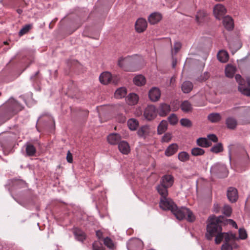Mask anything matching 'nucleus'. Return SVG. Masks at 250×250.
I'll use <instances>...</instances> for the list:
<instances>
[{"label": "nucleus", "mask_w": 250, "mask_h": 250, "mask_svg": "<svg viewBox=\"0 0 250 250\" xmlns=\"http://www.w3.org/2000/svg\"><path fill=\"white\" fill-rule=\"evenodd\" d=\"M156 116V109L155 106L148 105L145 109L144 116L147 120L151 121L154 119Z\"/></svg>", "instance_id": "8"}, {"label": "nucleus", "mask_w": 250, "mask_h": 250, "mask_svg": "<svg viewBox=\"0 0 250 250\" xmlns=\"http://www.w3.org/2000/svg\"><path fill=\"white\" fill-rule=\"evenodd\" d=\"M224 233V239L226 243H229V242L231 240H238V238L236 237V234L232 233Z\"/></svg>", "instance_id": "40"}, {"label": "nucleus", "mask_w": 250, "mask_h": 250, "mask_svg": "<svg viewBox=\"0 0 250 250\" xmlns=\"http://www.w3.org/2000/svg\"><path fill=\"white\" fill-rule=\"evenodd\" d=\"M193 85L192 83L188 81L184 82L181 85V89L184 93H189L193 89Z\"/></svg>", "instance_id": "24"}, {"label": "nucleus", "mask_w": 250, "mask_h": 250, "mask_svg": "<svg viewBox=\"0 0 250 250\" xmlns=\"http://www.w3.org/2000/svg\"><path fill=\"white\" fill-rule=\"evenodd\" d=\"M99 80L102 83L107 84L111 81V75L108 72H103L100 75Z\"/></svg>", "instance_id": "20"}, {"label": "nucleus", "mask_w": 250, "mask_h": 250, "mask_svg": "<svg viewBox=\"0 0 250 250\" xmlns=\"http://www.w3.org/2000/svg\"><path fill=\"white\" fill-rule=\"evenodd\" d=\"M168 124L167 121L162 120L157 127V133L159 135L162 134L167 129Z\"/></svg>", "instance_id": "26"}, {"label": "nucleus", "mask_w": 250, "mask_h": 250, "mask_svg": "<svg viewBox=\"0 0 250 250\" xmlns=\"http://www.w3.org/2000/svg\"><path fill=\"white\" fill-rule=\"evenodd\" d=\"M172 138V134L169 132L165 133L161 139V142L163 143H168Z\"/></svg>", "instance_id": "49"}, {"label": "nucleus", "mask_w": 250, "mask_h": 250, "mask_svg": "<svg viewBox=\"0 0 250 250\" xmlns=\"http://www.w3.org/2000/svg\"><path fill=\"white\" fill-rule=\"evenodd\" d=\"M181 108L184 112H190L192 110L191 104L188 101H184L181 105Z\"/></svg>", "instance_id": "32"}, {"label": "nucleus", "mask_w": 250, "mask_h": 250, "mask_svg": "<svg viewBox=\"0 0 250 250\" xmlns=\"http://www.w3.org/2000/svg\"><path fill=\"white\" fill-rule=\"evenodd\" d=\"M178 146L175 143L170 145L165 151V154L167 157L174 155L178 151Z\"/></svg>", "instance_id": "17"}, {"label": "nucleus", "mask_w": 250, "mask_h": 250, "mask_svg": "<svg viewBox=\"0 0 250 250\" xmlns=\"http://www.w3.org/2000/svg\"><path fill=\"white\" fill-rule=\"evenodd\" d=\"M167 188L165 187L162 185L159 184L157 187L156 189L159 193V194L161 195L160 199H163L165 197H167L168 196V191Z\"/></svg>", "instance_id": "23"}, {"label": "nucleus", "mask_w": 250, "mask_h": 250, "mask_svg": "<svg viewBox=\"0 0 250 250\" xmlns=\"http://www.w3.org/2000/svg\"><path fill=\"white\" fill-rule=\"evenodd\" d=\"M225 222L226 223H226L229 224L230 225H232L233 227H234L236 229L237 228V225L236 222L232 219H227L225 218Z\"/></svg>", "instance_id": "52"}, {"label": "nucleus", "mask_w": 250, "mask_h": 250, "mask_svg": "<svg viewBox=\"0 0 250 250\" xmlns=\"http://www.w3.org/2000/svg\"><path fill=\"white\" fill-rule=\"evenodd\" d=\"M126 93V89L125 87H120L116 90L114 95L116 98L121 99L125 97Z\"/></svg>", "instance_id": "34"}, {"label": "nucleus", "mask_w": 250, "mask_h": 250, "mask_svg": "<svg viewBox=\"0 0 250 250\" xmlns=\"http://www.w3.org/2000/svg\"><path fill=\"white\" fill-rule=\"evenodd\" d=\"M239 238L240 239H245L247 237V234L245 229H240L239 230Z\"/></svg>", "instance_id": "51"}, {"label": "nucleus", "mask_w": 250, "mask_h": 250, "mask_svg": "<svg viewBox=\"0 0 250 250\" xmlns=\"http://www.w3.org/2000/svg\"><path fill=\"white\" fill-rule=\"evenodd\" d=\"M208 119L211 123H217L221 120L222 117L218 113H212L208 115Z\"/></svg>", "instance_id": "31"}, {"label": "nucleus", "mask_w": 250, "mask_h": 250, "mask_svg": "<svg viewBox=\"0 0 250 250\" xmlns=\"http://www.w3.org/2000/svg\"><path fill=\"white\" fill-rule=\"evenodd\" d=\"M25 146L27 155L29 156H34L36 152L35 146L30 143H26Z\"/></svg>", "instance_id": "33"}, {"label": "nucleus", "mask_w": 250, "mask_h": 250, "mask_svg": "<svg viewBox=\"0 0 250 250\" xmlns=\"http://www.w3.org/2000/svg\"><path fill=\"white\" fill-rule=\"evenodd\" d=\"M205 153V150L200 147H193L191 149V154L193 156H200L203 155Z\"/></svg>", "instance_id": "37"}, {"label": "nucleus", "mask_w": 250, "mask_h": 250, "mask_svg": "<svg viewBox=\"0 0 250 250\" xmlns=\"http://www.w3.org/2000/svg\"><path fill=\"white\" fill-rule=\"evenodd\" d=\"M39 73V71H37V72L36 73V74H35V76H36L38 75Z\"/></svg>", "instance_id": "62"}, {"label": "nucleus", "mask_w": 250, "mask_h": 250, "mask_svg": "<svg viewBox=\"0 0 250 250\" xmlns=\"http://www.w3.org/2000/svg\"><path fill=\"white\" fill-rule=\"evenodd\" d=\"M170 110V105L166 103H161L159 105L157 111L160 116L165 117L169 113Z\"/></svg>", "instance_id": "12"}, {"label": "nucleus", "mask_w": 250, "mask_h": 250, "mask_svg": "<svg viewBox=\"0 0 250 250\" xmlns=\"http://www.w3.org/2000/svg\"><path fill=\"white\" fill-rule=\"evenodd\" d=\"M226 13V9L224 5L221 4H216L213 8V13L215 18L220 20Z\"/></svg>", "instance_id": "9"}, {"label": "nucleus", "mask_w": 250, "mask_h": 250, "mask_svg": "<svg viewBox=\"0 0 250 250\" xmlns=\"http://www.w3.org/2000/svg\"><path fill=\"white\" fill-rule=\"evenodd\" d=\"M225 217L220 215L218 217L214 215L209 216L207 221V232L205 236L208 240H211L217 233L222 230V225L225 224Z\"/></svg>", "instance_id": "1"}, {"label": "nucleus", "mask_w": 250, "mask_h": 250, "mask_svg": "<svg viewBox=\"0 0 250 250\" xmlns=\"http://www.w3.org/2000/svg\"><path fill=\"white\" fill-rule=\"evenodd\" d=\"M162 19V15L159 13L154 12L151 14L148 17V21L151 24H155L159 22Z\"/></svg>", "instance_id": "22"}, {"label": "nucleus", "mask_w": 250, "mask_h": 250, "mask_svg": "<svg viewBox=\"0 0 250 250\" xmlns=\"http://www.w3.org/2000/svg\"><path fill=\"white\" fill-rule=\"evenodd\" d=\"M236 68L231 64H228L225 68V73L227 77L232 78L235 73Z\"/></svg>", "instance_id": "30"}, {"label": "nucleus", "mask_w": 250, "mask_h": 250, "mask_svg": "<svg viewBox=\"0 0 250 250\" xmlns=\"http://www.w3.org/2000/svg\"><path fill=\"white\" fill-rule=\"evenodd\" d=\"M232 212V209L229 205H225L223 208V213L227 216H230Z\"/></svg>", "instance_id": "50"}, {"label": "nucleus", "mask_w": 250, "mask_h": 250, "mask_svg": "<svg viewBox=\"0 0 250 250\" xmlns=\"http://www.w3.org/2000/svg\"><path fill=\"white\" fill-rule=\"evenodd\" d=\"M149 133L148 127L147 126H143L139 129L137 134L140 137L145 138Z\"/></svg>", "instance_id": "36"}, {"label": "nucleus", "mask_w": 250, "mask_h": 250, "mask_svg": "<svg viewBox=\"0 0 250 250\" xmlns=\"http://www.w3.org/2000/svg\"><path fill=\"white\" fill-rule=\"evenodd\" d=\"M174 183V178L171 175H165L162 177L160 184L169 188L171 187Z\"/></svg>", "instance_id": "11"}, {"label": "nucleus", "mask_w": 250, "mask_h": 250, "mask_svg": "<svg viewBox=\"0 0 250 250\" xmlns=\"http://www.w3.org/2000/svg\"><path fill=\"white\" fill-rule=\"evenodd\" d=\"M125 119H123V122H125Z\"/></svg>", "instance_id": "63"}, {"label": "nucleus", "mask_w": 250, "mask_h": 250, "mask_svg": "<svg viewBox=\"0 0 250 250\" xmlns=\"http://www.w3.org/2000/svg\"><path fill=\"white\" fill-rule=\"evenodd\" d=\"M227 197L230 202H236L238 198L237 189L233 187L229 188L227 190Z\"/></svg>", "instance_id": "10"}, {"label": "nucleus", "mask_w": 250, "mask_h": 250, "mask_svg": "<svg viewBox=\"0 0 250 250\" xmlns=\"http://www.w3.org/2000/svg\"><path fill=\"white\" fill-rule=\"evenodd\" d=\"M207 15V13L204 10L199 11L195 16V20L196 22L198 23L204 22Z\"/></svg>", "instance_id": "27"}, {"label": "nucleus", "mask_w": 250, "mask_h": 250, "mask_svg": "<svg viewBox=\"0 0 250 250\" xmlns=\"http://www.w3.org/2000/svg\"><path fill=\"white\" fill-rule=\"evenodd\" d=\"M181 47V44L179 42H176L173 46V49L175 50V53L176 54L180 49Z\"/></svg>", "instance_id": "53"}, {"label": "nucleus", "mask_w": 250, "mask_h": 250, "mask_svg": "<svg viewBox=\"0 0 250 250\" xmlns=\"http://www.w3.org/2000/svg\"><path fill=\"white\" fill-rule=\"evenodd\" d=\"M127 125L129 128L131 130H135L139 125L138 121L135 119H130L127 121Z\"/></svg>", "instance_id": "35"}, {"label": "nucleus", "mask_w": 250, "mask_h": 250, "mask_svg": "<svg viewBox=\"0 0 250 250\" xmlns=\"http://www.w3.org/2000/svg\"><path fill=\"white\" fill-rule=\"evenodd\" d=\"M143 247V242L138 238H132L127 243L128 250H142Z\"/></svg>", "instance_id": "7"}, {"label": "nucleus", "mask_w": 250, "mask_h": 250, "mask_svg": "<svg viewBox=\"0 0 250 250\" xmlns=\"http://www.w3.org/2000/svg\"><path fill=\"white\" fill-rule=\"evenodd\" d=\"M136 63L135 59L131 56L120 57L118 61V66L125 71H133L132 67Z\"/></svg>", "instance_id": "3"}, {"label": "nucleus", "mask_w": 250, "mask_h": 250, "mask_svg": "<svg viewBox=\"0 0 250 250\" xmlns=\"http://www.w3.org/2000/svg\"><path fill=\"white\" fill-rule=\"evenodd\" d=\"M120 151L124 154H127L130 152V147L126 141H121L118 144Z\"/></svg>", "instance_id": "21"}, {"label": "nucleus", "mask_w": 250, "mask_h": 250, "mask_svg": "<svg viewBox=\"0 0 250 250\" xmlns=\"http://www.w3.org/2000/svg\"><path fill=\"white\" fill-rule=\"evenodd\" d=\"M174 103H175V102H173V103H171V105H172V106H173V109H174V110H175H175H177V109L178 108V106H176L175 107L174 106V105H173V104H174Z\"/></svg>", "instance_id": "59"}, {"label": "nucleus", "mask_w": 250, "mask_h": 250, "mask_svg": "<svg viewBox=\"0 0 250 250\" xmlns=\"http://www.w3.org/2000/svg\"><path fill=\"white\" fill-rule=\"evenodd\" d=\"M229 47L232 54H234L240 48L238 42H231L229 43Z\"/></svg>", "instance_id": "41"}, {"label": "nucleus", "mask_w": 250, "mask_h": 250, "mask_svg": "<svg viewBox=\"0 0 250 250\" xmlns=\"http://www.w3.org/2000/svg\"><path fill=\"white\" fill-rule=\"evenodd\" d=\"M172 213L179 220L186 218L188 222H192L195 220V217L192 212L186 207L178 208L176 205Z\"/></svg>", "instance_id": "2"}, {"label": "nucleus", "mask_w": 250, "mask_h": 250, "mask_svg": "<svg viewBox=\"0 0 250 250\" xmlns=\"http://www.w3.org/2000/svg\"><path fill=\"white\" fill-rule=\"evenodd\" d=\"M176 205L172 200L167 197L160 199L159 206L163 210H168L172 212Z\"/></svg>", "instance_id": "5"}, {"label": "nucleus", "mask_w": 250, "mask_h": 250, "mask_svg": "<svg viewBox=\"0 0 250 250\" xmlns=\"http://www.w3.org/2000/svg\"><path fill=\"white\" fill-rule=\"evenodd\" d=\"M96 235L99 239H101L103 236V233L100 230H98L96 231Z\"/></svg>", "instance_id": "57"}, {"label": "nucleus", "mask_w": 250, "mask_h": 250, "mask_svg": "<svg viewBox=\"0 0 250 250\" xmlns=\"http://www.w3.org/2000/svg\"><path fill=\"white\" fill-rule=\"evenodd\" d=\"M180 122L182 126L187 127H190L192 125L191 121L187 118H183L181 119Z\"/></svg>", "instance_id": "45"}, {"label": "nucleus", "mask_w": 250, "mask_h": 250, "mask_svg": "<svg viewBox=\"0 0 250 250\" xmlns=\"http://www.w3.org/2000/svg\"><path fill=\"white\" fill-rule=\"evenodd\" d=\"M148 96L151 101H158L161 96L160 90L157 87H153L149 90Z\"/></svg>", "instance_id": "14"}, {"label": "nucleus", "mask_w": 250, "mask_h": 250, "mask_svg": "<svg viewBox=\"0 0 250 250\" xmlns=\"http://www.w3.org/2000/svg\"><path fill=\"white\" fill-rule=\"evenodd\" d=\"M147 22L143 18H139L135 23V29L137 32L141 33L144 32L147 27Z\"/></svg>", "instance_id": "13"}, {"label": "nucleus", "mask_w": 250, "mask_h": 250, "mask_svg": "<svg viewBox=\"0 0 250 250\" xmlns=\"http://www.w3.org/2000/svg\"><path fill=\"white\" fill-rule=\"evenodd\" d=\"M121 139V136L118 133H111L107 137V141L108 143L112 145H115L119 143Z\"/></svg>", "instance_id": "16"}, {"label": "nucleus", "mask_w": 250, "mask_h": 250, "mask_svg": "<svg viewBox=\"0 0 250 250\" xmlns=\"http://www.w3.org/2000/svg\"><path fill=\"white\" fill-rule=\"evenodd\" d=\"M235 79L239 84V86H238L239 91L245 95L250 96V78L247 79V83L249 88L246 87L242 84V77L240 75H236Z\"/></svg>", "instance_id": "6"}, {"label": "nucleus", "mask_w": 250, "mask_h": 250, "mask_svg": "<svg viewBox=\"0 0 250 250\" xmlns=\"http://www.w3.org/2000/svg\"><path fill=\"white\" fill-rule=\"evenodd\" d=\"M215 242L216 244H220L223 239H224V233L221 231L220 232H218L217 233L216 235H215Z\"/></svg>", "instance_id": "46"}, {"label": "nucleus", "mask_w": 250, "mask_h": 250, "mask_svg": "<svg viewBox=\"0 0 250 250\" xmlns=\"http://www.w3.org/2000/svg\"><path fill=\"white\" fill-rule=\"evenodd\" d=\"M176 62H177L176 59H173V61H172V65L173 68H174L176 66Z\"/></svg>", "instance_id": "58"}, {"label": "nucleus", "mask_w": 250, "mask_h": 250, "mask_svg": "<svg viewBox=\"0 0 250 250\" xmlns=\"http://www.w3.org/2000/svg\"><path fill=\"white\" fill-rule=\"evenodd\" d=\"M93 250H105L103 244L99 241H95L92 245Z\"/></svg>", "instance_id": "47"}, {"label": "nucleus", "mask_w": 250, "mask_h": 250, "mask_svg": "<svg viewBox=\"0 0 250 250\" xmlns=\"http://www.w3.org/2000/svg\"><path fill=\"white\" fill-rule=\"evenodd\" d=\"M198 146L203 147H208L211 146L212 143L205 138H200L196 141Z\"/></svg>", "instance_id": "25"}, {"label": "nucleus", "mask_w": 250, "mask_h": 250, "mask_svg": "<svg viewBox=\"0 0 250 250\" xmlns=\"http://www.w3.org/2000/svg\"><path fill=\"white\" fill-rule=\"evenodd\" d=\"M73 232L76 239L78 241L83 242L86 239V235L82 230L78 228H75L73 230Z\"/></svg>", "instance_id": "15"}, {"label": "nucleus", "mask_w": 250, "mask_h": 250, "mask_svg": "<svg viewBox=\"0 0 250 250\" xmlns=\"http://www.w3.org/2000/svg\"><path fill=\"white\" fill-rule=\"evenodd\" d=\"M17 12L18 14H21L22 12V10L21 9H17Z\"/></svg>", "instance_id": "60"}, {"label": "nucleus", "mask_w": 250, "mask_h": 250, "mask_svg": "<svg viewBox=\"0 0 250 250\" xmlns=\"http://www.w3.org/2000/svg\"><path fill=\"white\" fill-rule=\"evenodd\" d=\"M221 250H232V248L229 243H225L221 247Z\"/></svg>", "instance_id": "55"}, {"label": "nucleus", "mask_w": 250, "mask_h": 250, "mask_svg": "<svg viewBox=\"0 0 250 250\" xmlns=\"http://www.w3.org/2000/svg\"><path fill=\"white\" fill-rule=\"evenodd\" d=\"M210 151L215 153H218L223 151V145L221 143L214 145L210 148Z\"/></svg>", "instance_id": "42"}, {"label": "nucleus", "mask_w": 250, "mask_h": 250, "mask_svg": "<svg viewBox=\"0 0 250 250\" xmlns=\"http://www.w3.org/2000/svg\"><path fill=\"white\" fill-rule=\"evenodd\" d=\"M205 74H206L207 75V77L205 78V80H206L208 77V73L207 72V73H205Z\"/></svg>", "instance_id": "61"}, {"label": "nucleus", "mask_w": 250, "mask_h": 250, "mask_svg": "<svg viewBox=\"0 0 250 250\" xmlns=\"http://www.w3.org/2000/svg\"><path fill=\"white\" fill-rule=\"evenodd\" d=\"M208 138L210 141H211L214 143H216L218 141V138L214 134H209L208 135Z\"/></svg>", "instance_id": "54"}, {"label": "nucleus", "mask_w": 250, "mask_h": 250, "mask_svg": "<svg viewBox=\"0 0 250 250\" xmlns=\"http://www.w3.org/2000/svg\"><path fill=\"white\" fill-rule=\"evenodd\" d=\"M67 161L69 163H72L73 162V157L72 155L70 152V151H68L66 156Z\"/></svg>", "instance_id": "56"}, {"label": "nucleus", "mask_w": 250, "mask_h": 250, "mask_svg": "<svg viewBox=\"0 0 250 250\" xmlns=\"http://www.w3.org/2000/svg\"><path fill=\"white\" fill-rule=\"evenodd\" d=\"M237 124V121L233 117H229L226 120V125L229 129L234 130L236 128Z\"/></svg>", "instance_id": "19"}, {"label": "nucleus", "mask_w": 250, "mask_h": 250, "mask_svg": "<svg viewBox=\"0 0 250 250\" xmlns=\"http://www.w3.org/2000/svg\"><path fill=\"white\" fill-rule=\"evenodd\" d=\"M210 172L221 178L227 176L228 174L225 165L219 163L215 164L211 167Z\"/></svg>", "instance_id": "4"}, {"label": "nucleus", "mask_w": 250, "mask_h": 250, "mask_svg": "<svg viewBox=\"0 0 250 250\" xmlns=\"http://www.w3.org/2000/svg\"><path fill=\"white\" fill-rule=\"evenodd\" d=\"M169 123L172 125H176L178 122V118L175 114H171L168 118Z\"/></svg>", "instance_id": "48"}, {"label": "nucleus", "mask_w": 250, "mask_h": 250, "mask_svg": "<svg viewBox=\"0 0 250 250\" xmlns=\"http://www.w3.org/2000/svg\"><path fill=\"white\" fill-rule=\"evenodd\" d=\"M127 99L129 104L134 105L138 102V96L135 93H131L128 96Z\"/></svg>", "instance_id": "39"}, {"label": "nucleus", "mask_w": 250, "mask_h": 250, "mask_svg": "<svg viewBox=\"0 0 250 250\" xmlns=\"http://www.w3.org/2000/svg\"><path fill=\"white\" fill-rule=\"evenodd\" d=\"M32 25L31 24L25 25L19 31V36L21 37L23 35L27 33L31 29Z\"/></svg>", "instance_id": "43"}, {"label": "nucleus", "mask_w": 250, "mask_h": 250, "mask_svg": "<svg viewBox=\"0 0 250 250\" xmlns=\"http://www.w3.org/2000/svg\"><path fill=\"white\" fill-rule=\"evenodd\" d=\"M218 60L222 62H226L229 60V54L226 51L220 50L217 54Z\"/></svg>", "instance_id": "28"}, {"label": "nucleus", "mask_w": 250, "mask_h": 250, "mask_svg": "<svg viewBox=\"0 0 250 250\" xmlns=\"http://www.w3.org/2000/svg\"><path fill=\"white\" fill-rule=\"evenodd\" d=\"M223 24L228 30H231L233 28V21L229 16H225L223 19Z\"/></svg>", "instance_id": "18"}, {"label": "nucleus", "mask_w": 250, "mask_h": 250, "mask_svg": "<svg viewBox=\"0 0 250 250\" xmlns=\"http://www.w3.org/2000/svg\"><path fill=\"white\" fill-rule=\"evenodd\" d=\"M133 83L137 86H142L146 83V81L145 77L142 75L136 76L133 78Z\"/></svg>", "instance_id": "29"}, {"label": "nucleus", "mask_w": 250, "mask_h": 250, "mask_svg": "<svg viewBox=\"0 0 250 250\" xmlns=\"http://www.w3.org/2000/svg\"><path fill=\"white\" fill-rule=\"evenodd\" d=\"M179 160L182 162H186L189 160L190 156L189 154L186 151H182L179 153L178 155Z\"/></svg>", "instance_id": "38"}, {"label": "nucleus", "mask_w": 250, "mask_h": 250, "mask_svg": "<svg viewBox=\"0 0 250 250\" xmlns=\"http://www.w3.org/2000/svg\"><path fill=\"white\" fill-rule=\"evenodd\" d=\"M104 243L110 249H113L114 248V244L113 241L108 237H106L104 239Z\"/></svg>", "instance_id": "44"}]
</instances>
